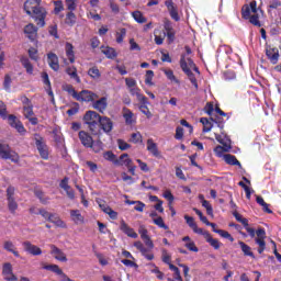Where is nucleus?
Masks as SVG:
<instances>
[{"label": "nucleus", "mask_w": 281, "mask_h": 281, "mask_svg": "<svg viewBox=\"0 0 281 281\" xmlns=\"http://www.w3.org/2000/svg\"><path fill=\"white\" fill-rule=\"evenodd\" d=\"M184 247L189 249V251H193L194 254H199V247H196V244H194L193 240L188 241L184 244Z\"/></svg>", "instance_id": "obj_63"}, {"label": "nucleus", "mask_w": 281, "mask_h": 281, "mask_svg": "<svg viewBox=\"0 0 281 281\" xmlns=\"http://www.w3.org/2000/svg\"><path fill=\"white\" fill-rule=\"evenodd\" d=\"M201 124L203 125V133H210L212 131V122H210V119L207 117H201L200 119Z\"/></svg>", "instance_id": "obj_46"}, {"label": "nucleus", "mask_w": 281, "mask_h": 281, "mask_svg": "<svg viewBox=\"0 0 281 281\" xmlns=\"http://www.w3.org/2000/svg\"><path fill=\"white\" fill-rule=\"evenodd\" d=\"M120 229H121V232H123V234H125V236H128V238H137V236H138L136 234L135 229H133L131 226H128V224H126V222H124V220L121 221Z\"/></svg>", "instance_id": "obj_25"}, {"label": "nucleus", "mask_w": 281, "mask_h": 281, "mask_svg": "<svg viewBox=\"0 0 281 281\" xmlns=\"http://www.w3.org/2000/svg\"><path fill=\"white\" fill-rule=\"evenodd\" d=\"M24 34L29 41L34 42L38 36V27L32 23L24 26Z\"/></svg>", "instance_id": "obj_18"}, {"label": "nucleus", "mask_w": 281, "mask_h": 281, "mask_svg": "<svg viewBox=\"0 0 281 281\" xmlns=\"http://www.w3.org/2000/svg\"><path fill=\"white\" fill-rule=\"evenodd\" d=\"M130 142H132V144H142L144 142L142 137V133L139 132L133 133L131 135Z\"/></svg>", "instance_id": "obj_54"}, {"label": "nucleus", "mask_w": 281, "mask_h": 281, "mask_svg": "<svg viewBox=\"0 0 281 281\" xmlns=\"http://www.w3.org/2000/svg\"><path fill=\"white\" fill-rule=\"evenodd\" d=\"M102 131L106 135L113 131V121L109 116H101L99 119V135H102Z\"/></svg>", "instance_id": "obj_11"}, {"label": "nucleus", "mask_w": 281, "mask_h": 281, "mask_svg": "<svg viewBox=\"0 0 281 281\" xmlns=\"http://www.w3.org/2000/svg\"><path fill=\"white\" fill-rule=\"evenodd\" d=\"M180 69L186 74V76L189 78L191 85L195 89H199V81H196V77L194 76V72H192V69L198 74V76H201V70H199V67L196 64H194V60L192 58H186V54H181L180 56Z\"/></svg>", "instance_id": "obj_4"}, {"label": "nucleus", "mask_w": 281, "mask_h": 281, "mask_svg": "<svg viewBox=\"0 0 281 281\" xmlns=\"http://www.w3.org/2000/svg\"><path fill=\"white\" fill-rule=\"evenodd\" d=\"M123 117L127 126H131V124H135V120H133L134 117L133 111H131L130 109H126V108L124 109Z\"/></svg>", "instance_id": "obj_38"}, {"label": "nucleus", "mask_w": 281, "mask_h": 281, "mask_svg": "<svg viewBox=\"0 0 281 281\" xmlns=\"http://www.w3.org/2000/svg\"><path fill=\"white\" fill-rule=\"evenodd\" d=\"M93 150V153H102L103 148H104V143H102V140H92V146L89 147Z\"/></svg>", "instance_id": "obj_50"}, {"label": "nucleus", "mask_w": 281, "mask_h": 281, "mask_svg": "<svg viewBox=\"0 0 281 281\" xmlns=\"http://www.w3.org/2000/svg\"><path fill=\"white\" fill-rule=\"evenodd\" d=\"M0 117L2 120H8V105L3 101L0 100Z\"/></svg>", "instance_id": "obj_59"}, {"label": "nucleus", "mask_w": 281, "mask_h": 281, "mask_svg": "<svg viewBox=\"0 0 281 281\" xmlns=\"http://www.w3.org/2000/svg\"><path fill=\"white\" fill-rule=\"evenodd\" d=\"M124 38H126V29H120L119 32H116V43H124Z\"/></svg>", "instance_id": "obj_58"}, {"label": "nucleus", "mask_w": 281, "mask_h": 281, "mask_svg": "<svg viewBox=\"0 0 281 281\" xmlns=\"http://www.w3.org/2000/svg\"><path fill=\"white\" fill-rule=\"evenodd\" d=\"M0 159H3L4 161H12V164H19L21 161V156H19V153L14 151L10 145L5 143H0Z\"/></svg>", "instance_id": "obj_7"}, {"label": "nucleus", "mask_w": 281, "mask_h": 281, "mask_svg": "<svg viewBox=\"0 0 281 281\" xmlns=\"http://www.w3.org/2000/svg\"><path fill=\"white\" fill-rule=\"evenodd\" d=\"M266 56L272 65H278V60H280V50H278V48H268L266 49Z\"/></svg>", "instance_id": "obj_21"}, {"label": "nucleus", "mask_w": 281, "mask_h": 281, "mask_svg": "<svg viewBox=\"0 0 281 281\" xmlns=\"http://www.w3.org/2000/svg\"><path fill=\"white\" fill-rule=\"evenodd\" d=\"M104 214H108L110 216V218H112V221L117 220V212L113 211V209H111V206H106L103 210Z\"/></svg>", "instance_id": "obj_61"}, {"label": "nucleus", "mask_w": 281, "mask_h": 281, "mask_svg": "<svg viewBox=\"0 0 281 281\" xmlns=\"http://www.w3.org/2000/svg\"><path fill=\"white\" fill-rule=\"evenodd\" d=\"M35 196L41 201L43 205H47L49 203V196H46L42 190H36Z\"/></svg>", "instance_id": "obj_47"}, {"label": "nucleus", "mask_w": 281, "mask_h": 281, "mask_svg": "<svg viewBox=\"0 0 281 281\" xmlns=\"http://www.w3.org/2000/svg\"><path fill=\"white\" fill-rule=\"evenodd\" d=\"M164 30L166 31L164 36H167L168 44L172 45V43H175V36L177 35V32L175 31V27H172V22H170V20H165Z\"/></svg>", "instance_id": "obj_13"}, {"label": "nucleus", "mask_w": 281, "mask_h": 281, "mask_svg": "<svg viewBox=\"0 0 281 281\" xmlns=\"http://www.w3.org/2000/svg\"><path fill=\"white\" fill-rule=\"evenodd\" d=\"M103 158L106 161H111L112 164H115L117 166V164H120V160H117V157L115 156V154H113V151L108 150L103 154Z\"/></svg>", "instance_id": "obj_45"}, {"label": "nucleus", "mask_w": 281, "mask_h": 281, "mask_svg": "<svg viewBox=\"0 0 281 281\" xmlns=\"http://www.w3.org/2000/svg\"><path fill=\"white\" fill-rule=\"evenodd\" d=\"M238 245L244 254V256H248L249 258H252V260H256V255H254V251H251V248L249 245H247L245 241H238Z\"/></svg>", "instance_id": "obj_31"}, {"label": "nucleus", "mask_w": 281, "mask_h": 281, "mask_svg": "<svg viewBox=\"0 0 281 281\" xmlns=\"http://www.w3.org/2000/svg\"><path fill=\"white\" fill-rule=\"evenodd\" d=\"M24 251L26 254H31V256H41L43 254V250L41 247L33 245L31 241H23Z\"/></svg>", "instance_id": "obj_20"}, {"label": "nucleus", "mask_w": 281, "mask_h": 281, "mask_svg": "<svg viewBox=\"0 0 281 281\" xmlns=\"http://www.w3.org/2000/svg\"><path fill=\"white\" fill-rule=\"evenodd\" d=\"M117 166H124L127 168L132 177H135V170H137V166L133 164V159L128 158V154H122L120 156Z\"/></svg>", "instance_id": "obj_10"}, {"label": "nucleus", "mask_w": 281, "mask_h": 281, "mask_svg": "<svg viewBox=\"0 0 281 281\" xmlns=\"http://www.w3.org/2000/svg\"><path fill=\"white\" fill-rule=\"evenodd\" d=\"M232 150V145L224 144V145H217L214 148V153L217 155V157H222L224 153H229Z\"/></svg>", "instance_id": "obj_37"}, {"label": "nucleus", "mask_w": 281, "mask_h": 281, "mask_svg": "<svg viewBox=\"0 0 281 281\" xmlns=\"http://www.w3.org/2000/svg\"><path fill=\"white\" fill-rule=\"evenodd\" d=\"M20 63L22 64L24 69H26V74H29L30 76H32V74H34V66L32 65V61H30V58L21 57Z\"/></svg>", "instance_id": "obj_34"}, {"label": "nucleus", "mask_w": 281, "mask_h": 281, "mask_svg": "<svg viewBox=\"0 0 281 281\" xmlns=\"http://www.w3.org/2000/svg\"><path fill=\"white\" fill-rule=\"evenodd\" d=\"M8 201V207L9 212L11 214H16V210H19V203H16V200H7Z\"/></svg>", "instance_id": "obj_53"}, {"label": "nucleus", "mask_w": 281, "mask_h": 281, "mask_svg": "<svg viewBox=\"0 0 281 281\" xmlns=\"http://www.w3.org/2000/svg\"><path fill=\"white\" fill-rule=\"evenodd\" d=\"M66 74L77 82V85H80L82 80H80V76H78V68L76 66L67 67Z\"/></svg>", "instance_id": "obj_30"}, {"label": "nucleus", "mask_w": 281, "mask_h": 281, "mask_svg": "<svg viewBox=\"0 0 281 281\" xmlns=\"http://www.w3.org/2000/svg\"><path fill=\"white\" fill-rule=\"evenodd\" d=\"M130 93L131 95H136L138 102H140V104H148V98H146V95L142 94V90L135 86L134 88H130Z\"/></svg>", "instance_id": "obj_26"}, {"label": "nucleus", "mask_w": 281, "mask_h": 281, "mask_svg": "<svg viewBox=\"0 0 281 281\" xmlns=\"http://www.w3.org/2000/svg\"><path fill=\"white\" fill-rule=\"evenodd\" d=\"M214 233L218 234L222 238H226L231 243H234V237L232 236V234H229V232L224 229H214Z\"/></svg>", "instance_id": "obj_49"}, {"label": "nucleus", "mask_w": 281, "mask_h": 281, "mask_svg": "<svg viewBox=\"0 0 281 281\" xmlns=\"http://www.w3.org/2000/svg\"><path fill=\"white\" fill-rule=\"evenodd\" d=\"M256 201L258 203V205H261L263 212H266V214H273V211L271 209H269V204H267V202H265V199L260 195H257Z\"/></svg>", "instance_id": "obj_40"}, {"label": "nucleus", "mask_w": 281, "mask_h": 281, "mask_svg": "<svg viewBox=\"0 0 281 281\" xmlns=\"http://www.w3.org/2000/svg\"><path fill=\"white\" fill-rule=\"evenodd\" d=\"M49 223H53L54 225H56V227H61L63 229L67 228V224L65 223V221L60 220V217L56 214L50 217Z\"/></svg>", "instance_id": "obj_42"}, {"label": "nucleus", "mask_w": 281, "mask_h": 281, "mask_svg": "<svg viewBox=\"0 0 281 281\" xmlns=\"http://www.w3.org/2000/svg\"><path fill=\"white\" fill-rule=\"evenodd\" d=\"M43 269H45V271H52L53 273L60 276L61 281H74L67 274H65V272L63 271V269H60V267H58V265H45L43 266Z\"/></svg>", "instance_id": "obj_17"}, {"label": "nucleus", "mask_w": 281, "mask_h": 281, "mask_svg": "<svg viewBox=\"0 0 281 281\" xmlns=\"http://www.w3.org/2000/svg\"><path fill=\"white\" fill-rule=\"evenodd\" d=\"M224 160L226 161V164H228V166H238L239 168H243V165L240 164L238 158H236V156L232 154H225Z\"/></svg>", "instance_id": "obj_33"}, {"label": "nucleus", "mask_w": 281, "mask_h": 281, "mask_svg": "<svg viewBox=\"0 0 281 281\" xmlns=\"http://www.w3.org/2000/svg\"><path fill=\"white\" fill-rule=\"evenodd\" d=\"M23 115L25 117V120H29L30 124H32V126H36V124H38V117H36V115H34V105L30 104V105H24L23 106Z\"/></svg>", "instance_id": "obj_15"}, {"label": "nucleus", "mask_w": 281, "mask_h": 281, "mask_svg": "<svg viewBox=\"0 0 281 281\" xmlns=\"http://www.w3.org/2000/svg\"><path fill=\"white\" fill-rule=\"evenodd\" d=\"M42 80H43L44 85L46 86V91H47L49 98H52V100L54 102V91H52V81H49V75L47 72H42Z\"/></svg>", "instance_id": "obj_29"}, {"label": "nucleus", "mask_w": 281, "mask_h": 281, "mask_svg": "<svg viewBox=\"0 0 281 281\" xmlns=\"http://www.w3.org/2000/svg\"><path fill=\"white\" fill-rule=\"evenodd\" d=\"M50 254L54 256L55 260L59 262H67V255H65L60 248L56 247V245H50Z\"/></svg>", "instance_id": "obj_23"}, {"label": "nucleus", "mask_w": 281, "mask_h": 281, "mask_svg": "<svg viewBox=\"0 0 281 281\" xmlns=\"http://www.w3.org/2000/svg\"><path fill=\"white\" fill-rule=\"evenodd\" d=\"M132 16L134 19V21H136V23H146L148 21V19H146V16H144V13H142V11H134L132 13Z\"/></svg>", "instance_id": "obj_44"}, {"label": "nucleus", "mask_w": 281, "mask_h": 281, "mask_svg": "<svg viewBox=\"0 0 281 281\" xmlns=\"http://www.w3.org/2000/svg\"><path fill=\"white\" fill-rule=\"evenodd\" d=\"M3 249L5 251H9V254H13V256H15V258H21V255L19 254V251H16L14 249V243L7 240L3 243Z\"/></svg>", "instance_id": "obj_35"}, {"label": "nucleus", "mask_w": 281, "mask_h": 281, "mask_svg": "<svg viewBox=\"0 0 281 281\" xmlns=\"http://www.w3.org/2000/svg\"><path fill=\"white\" fill-rule=\"evenodd\" d=\"M233 216L236 218L237 223H241L246 232L249 234V237L255 238L256 245L259 246L257 249L258 254H265V249H267V241H265L267 238V231H265L263 227H259L257 231L249 227V220L243 217L238 211H234Z\"/></svg>", "instance_id": "obj_1"}, {"label": "nucleus", "mask_w": 281, "mask_h": 281, "mask_svg": "<svg viewBox=\"0 0 281 281\" xmlns=\"http://www.w3.org/2000/svg\"><path fill=\"white\" fill-rule=\"evenodd\" d=\"M47 63L53 71H58V69H60V64L58 63V55H56L55 53L47 54Z\"/></svg>", "instance_id": "obj_24"}, {"label": "nucleus", "mask_w": 281, "mask_h": 281, "mask_svg": "<svg viewBox=\"0 0 281 281\" xmlns=\"http://www.w3.org/2000/svg\"><path fill=\"white\" fill-rule=\"evenodd\" d=\"M101 52L110 60H113L114 58H117V52H115V48H113V47L108 46V47L103 48Z\"/></svg>", "instance_id": "obj_39"}, {"label": "nucleus", "mask_w": 281, "mask_h": 281, "mask_svg": "<svg viewBox=\"0 0 281 281\" xmlns=\"http://www.w3.org/2000/svg\"><path fill=\"white\" fill-rule=\"evenodd\" d=\"M98 94L95 92H91L89 90H81L77 93V97L75 100L77 102H94V100H98Z\"/></svg>", "instance_id": "obj_12"}, {"label": "nucleus", "mask_w": 281, "mask_h": 281, "mask_svg": "<svg viewBox=\"0 0 281 281\" xmlns=\"http://www.w3.org/2000/svg\"><path fill=\"white\" fill-rule=\"evenodd\" d=\"M153 78H155V71L147 70L145 75V85H148L149 87H153Z\"/></svg>", "instance_id": "obj_56"}, {"label": "nucleus", "mask_w": 281, "mask_h": 281, "mask_svg": "<svg viewBox=\"0 0 281 281\" xmlns=\"http://www.w3.org/2000/svg\"><path fill=\"white\" fill-rule=\"evenodd\" d=\"M165 5L173 21H181V18L179 16V9L177 8V4H175L172 0H166Z\"/></svg>", "instance_id": "obj_16"}, {"label": "nucleus", "mask_w": 281, "mask_h": 281, "mask_svg": "<svg viewBox=\"0 0 281 281\" xmlns=\"http://www.w3.org/2000/svg\"><path fill=\"white\" fill-rule=\"evenodd\" d=\"M70 217L74 221L75 225H80V223H85V217L79 210H71Z\"/></svg>", "instance_id": "obj_32"}, {"label": "nucleus", "mask_w": 281, "mask_h": 281, "mask_svg": "<svg viewBox=\"0 0 281 281\" xmlns=\"http://www.w3.org/2000/svg\"><path fill=\"white\" fill-rule=\"evenodd\" d=\"M215 139L216 142H218V144H222V146H225V144H229L232 145V140L229 139V137L225 134L221 135V134H215Z\"/></svg>", "instance_id": "obj_48"}, {"label": "nucleus", "mask_w": 281, "mask_h": 281, "mask_svg": "<svg viewBox=\"0 0 281 281\" xmlns=\"http://www.w3.org/2000/svg\"><path fill=\"white\" fill-rule=\"evenodd\" d=\"M37 214L43 216V218H45L46 221H52V218H54V213H49L45 209H40Z\"/></svg>", "instance_id": "obj_60"}, {"label": "nucleus", "mask_w": 281, "mask_h": 281, "mask_svg": "<svg viewBox=\"0 0 281 281\" xmlns=\"http://www.w3.org/2000/svg\"><path fill=\"white\" fill-rule=\"evenodd\" d=\"M88 76H90L92 80H100L102 74L100 72V69H98V66H94L88 70Z\"/></svg>", "instance_id": "obj_43"}, {"label": "nucleus", "mask_w": 281, "mask_h": 281, "mask_svg": "<svg viewBox=\"0 0 281 281\" xmlns=\"http://www.w3.org/2000/svg\"><path fill=\"white\" fill-rule=\"evenodd\" d=\"M79 139H80L82 146H85V148H90L92 146L93 137L90 136V134L88 132L80 131L79 132Z\"/></svg>", "instance_id": "obj_22"}, {"label": "nucleus", "mask_w": 281, "mask_h": 281, "mask_svg": "<svg viewBox=\"0 0 281 281\" xmlns=\"http://www.w3.org/2000/svg\"><path fill=\"white\" fill-rule=\"evenodd\" d=\"M2 277L5 281H19V278L14 276V269L10 262L2 265Z\"/></svg>", "instance_id": "obj_14"}, {"label": "nucleus", "mask_w": 281, "mask_h": 281, "mask_svg": "<svg viewBox=\"0 0 281 281\" xmlns=\"http://www.w3.org/2000/svg\"><path fill=\"white\" fill-rule=\"evenodd\" d=\"M138 234H140V238L147 248L144 247V244L139 240L134 243V247L140 251L146 260H155V255L153 252L148 254V249H155V244L153 243V239H150V236H148V229L139 228Z\"/></svg>", "instance_id": "obj_5"}, {"label": "nucleus", "mask_w": 281, "mask_h": 281, "mask_svg": "<svg viewBox=\"0 0 281 281\" xmlns=\"http://www.w3.org/2000/svg\"><path fill=\"white\" fill-rule=\"evenodd\" d=\"M7 119L8 124L9 126H11V128H15V131H18V133H20L21 135H25V133H27V130H25L23 122H21V120H19L16 115L10 114L7 116Z\"/></svg>", "instance_id": "obj_9"}, {"label": "nucleus", "mask_w": 281, "mask_h": 281, "mask_svg": "<svg viewBox=\"0 0 281 281\" xmlns=\"http://www.w3.org/2000/svg\"><path fill=\"white\" fill-rule=\"evenodd\" d=\"M165 76L170 80V82H175L176 85H179V79L175 76V71L171 69L164 70Z\"/></svg>", "instance_id": "obj_55"}, {"label": "nucleus", "mask_w": 281, "mask_h": 281, "mask_svg": "<svg viewBox=\"0 0 281 281\" xmlns=\"http://www.w3.org/2000/svg\"><path fill=\"white\" fill-rule=\"evenodd\" d=\"M202 207H205L206 214L209 216H214V209L212 207V204H210V201L203 200L202 201Z\"/></svg>", "instance_id": "obj_57"}, {"label": "nucleus", "mask_w": 281, "mask_h": 281, "mask_svg": "<svg viewBox=\"0 0 281 281\" xmlns=\"http://www.w3.org/2000/svg\"><path fill=\"white\" fill-rule=\"evenodd\" d=\"M100 117H102V115L95 111H87L83 115V122L87 124L91 135L100 136Z\"/></svg>", "instance_id": "obj_6"}, {"label": "nucleus", "mask_w": 281, "mask_h": 281, "mask_svg": "<svg viewBox=\"0 0 281 281\" xmlns=\"http://www.w3.org/2000/svg\"><path fill=\"white\" fill-rule=\"evenodd\" d=\"M260 14H265V12L262 9L258 8V2L256 0H251L249 4H245L241 8V19L249 21L255 27H262V23H260Z\"/></svg>", "instance_id": "obj_2"}, {"label": "nucleus", "mask_w": 281, "mask_h": 281, "mask_svg": "<svg viewBox=\"0 0 281 281\" xmlns=\"http://www.w3.org/2000/svg\"><path fill=\"white\" fill-rule=\"evenodd\" d=\"M76 13L74 11H70L66 14L65 23L66 25H69V27H74L76 25Z\"/></svg>", "instance_id": "obj_41"}, {"label": "nucleus", "mask_w": 281, "mask_h": 281, "mask_svg": "<svg viewBox=\"0 0 281 281\" xmlns=\"http://www.w3.org/2000/svg\"><path fill=\"white\" fill-rule=\"evenodd\" d=\"M66 56L71 65L76 63V53L74 52V44L67 42L65 46Z\"/></svg>", "instance_id": "obj_28"}, {"label": "nucleus", "mask_w": 281, "mask_h": 281, "mask_svg": "<svg viewBox=\"0 0 281 281\" xmlns=\"http://www.w3.org/2000/svg\"><path fill=\"white\" fill-rule=\"evenodd\" d=\"M34 142L41 158L47 161L49 159V148L45 143V138L41 134H34Z\"/></svg>", "instance_id": "obj_8"}, {"label": "nucleus", "mask_w": 281, "mask_h": 281, "mask_svg": "<svg viewBox=\"0 0 281 281\" xmlns=\"http://www.w3.org/2000/svg\"><path fill=\"white\" fill-rule=\"evenodd\" d=\"M109 106V99L106 97H102L99 100L92 101V108L95 109V111H99V113H104Z\"/></svg>", "instance_id": "obj_19"}, {"label": "nucleus", "mask_w": 281, "mask_h": 281, "mask_svg": "<svg viewBox=\"0 0 281 281\" xmlns=\"http://www.w3.org/2000/svg\"><path fill=\"white\" fill-rule=\"evenodd\" d=\"M154 225H157L161 229H168V225L164 222L162 216H158L157 218L154 220Z\"/></svg>", "instance_id": "obj_62"}, {"label": "nucleus", "mask_w": 281, "mask_h": 281, "mask_svg": "<svg viewBox=\"0 0 281 281\" xmlns=\"http://www.w3.org/2000/svg\"><path fill=\"white\" fill-rule=\"evenodd\" d=\"M147 104L148 103H140L139 111H140V113L146 115L147 120H150L153 117V113L150 112V110H148V105Z\"/></svg>", "instance_id": "obj_52"}, {"label": "nucleus", "mask_w": 281, "mask_h": 281, "mask_svg": "<svg viewBox=\"0 0 281 281\" xmlns=\"http://www.w3.org/2000/svg\"><path fill=\"white\" fill-rule=\"evenodd\" d=\"M147 150L154 157H161V153H159V148L157 147V144L153 138L147 139Z\"/></svg>", "instance_id": "obj_27"}, {"label": "nucleus", "mask_w": 281, "mask_h": 281, "mask_svg": "<svg viewBox=\"0 0 281 281\" xmlns=\"http://www.w3.org/2000/svg\"><path fill=\"white\" fill-rule=\"evenodd\" d=\"M63 90L69 93V95H71L75 100L78 97V91H76V89L71 85L63 86Z\"/></svg>", "instance_id": "obj_51"}, {"label": "nucleus", "mask_w": 281, "mask_h": 281, "mask_svg": "<svg viewBox=\"0 0 281 281\" xmlns=\"http://www.w3.org/2000/svg\"><path fill=\"white\" fill-rule=\"evenodd\" d=\"M12 86V77L10 75L4 76L3 87L5 91H10V87Z\"/></svg>", "instance_id": "obj_64"}, {"label": "nucleus", "mask_w": 281, "mask_h": 281, "mask_svg": "<svg viewBox=\"0 0 281 281\" xmlns=\"http://www.w3.org/2000/svg\"><path fill=\"white\" fill-rule=\"evenodd\" d=\"M24 12L35 21L38 27H45V19H47V9L41 4H35L33 0L24 2Z\"/></svg>", "instance_id": "obj_3"}, {"label": "nucleus", "mask_w": 281, "mask_h": 281, "mask_svg": "<svg viewBox=\"0 0 281 281\" xmlns=\"http://www.w3.org/2000/svg\"><path fill=\"white\" fill-rule=\"evenodd\" d=\"M205 240L215 250H218V249H221V247H223V243L218 241V239H216V238H213L211 234H206Z\"/></svg>", "instance_id": "obj_36"}]
</instances>
